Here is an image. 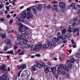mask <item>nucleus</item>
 <instances>
[{
  "label": "nucleus",
  "mask_w": 80,
  "mask_h": 80,
  "mask_svg": "<svg viewBox=\"0 0 80 80\" xmlns=\"http://www.w3.org/2000/svg\"><path fill=\"white\" fill-rule=\"evenodd\" d=\"M26 16L27 17V18L28 20H30V18L33 17V14L32 12H30V8H28L27 10L23 11L22 13L20 14L19 16L20 18L22 19V18H26Z\"/></svg>",
  "instance_id": "1"
},
{
  "label": "nucleus",
  "mask_w": 80,
  "mask_h": 80,
  "mask_svg": "<svg viewBox=\"0 0 80 80\" xmlns=\"http://www.w3.org/2000/svg\"><path fill=\"white\" fill-rule=\"evenodd\" d=\"M63 64H61L60 65H58L55 67V69L56 71H58V73L59 74H61L62 73V74L63 75H65L66 72L65 71H63L62 70V68H61V67H63Z\"/></svg>",
  "instance_id": "2"
},
{
  "label": "nucleus",
  "mask_w": 80,
  "mask_h": 80,
  "mask_svg": "<svg viewBox=\"0 0 80 80\" xmlns=\"http://www.w3.org/2000/svg\"><path fill=\"white\" fill-rule=\"evenodd\" d=\"M42 43H40L38 44H37L36 45V48L35 49V51H36L37 52L38 51H39L40 50V48H42Z\"/></svg>",
  "instance_id": "3"
},
{
  "label": "nucleus",
  "mask_w": 80,
  "mask_h": 80,
  "mask_svg": "<svg viewBox=\"0 0 80 80\" xmlns=\"http://www.w3.org/2000/svg\"><path fill=\"white\" fill-rule=\"evenodd\" d=\"M7 78V73H4L3 76H2L0 77V80H5Z\"/></svg>",
  "instance_id": "4"
},
{
  "label": "nucleus",
  "mask_w": 80,
  "mask_h": 80,
  "mask_svg": "<svg viewBox=\"0 0 80 80\" xmlns=\"http://www.w3.org/2000/svg\"><path fill=\"white\" fill-rule=\"evenodd\" d=\"M59 6L60 8H65L66 7V4L64 2H60L59 3Z\"/></svg>",
  "instance_id": "5"
},
{
  "label": "nucleus",
  "mask_w": 80,
  "mask_h": 80,
  "mask_svg": "<svg viewBox=\"0 0 80 80\" xmlns=\"http://www.w3.org/2000/svg\"><path fill=\"white\" fill-rule=\"evenodd\" d=\"M5 65H3L2 67L0 68V70H3L4 73H7V70L5 69Z\"/></svg>",
  "instance_id": "6"
},
{
  "label": "nucleus",
  "mask_w": 80,
  "mask_h": 80,
  "mask_svg": "<svg viewBox=\"0 0 80 80\" xmlns=\"http://www.w3.org/2000/svg\"><path fill=\"white\" fill-rule=\"evenodd\" d=\"M52 10H56L57 12L58 11V6L57 5H53L52 7Z\"/></svg>",
  "instance_id": "7"
},
{
  "label": "nucleus",
  "mask_w": 80,
  "mask_h": 80,
  "mask_svg": "<svg viewBox=\"0 0 80 80\" xmlns=\"http://www.w3.org/2000/svg\"><path fill=\"white\" fill-rule=\"evenodd\" d=\"M19 32L22 33V34H25L26 32V30L25 29H22L21 28H19Z\"/></svg>",
  "instance_id": "8"
},
{
  "label": "nucleus",
  "mask_w": 80,
  "mask_h": 80,
  "mask_svg": "<svg viewBox=\"0 0 80 80\" xmlns=\"http://www.w3.org/2000/svg\"><path fill=\"white\" fill-rule=\"evenodd\" d=\"M5 42L6 44V45H10V43H11V41H10V40L9 39L6 40Z\"/></svg>",
  "instance_id": "9"
},
{
  "label": "nucleus",
  "mask_w": 80,
  "mask_h": 80,
  "mask_svg": "<svg viewBox=\"0 0 80 80\" xmlns=\"http://www.w3.org/2000/svg\"><path fill=\"white\" fill-rule=\"evenodd\" d=\"M0 37H2V38H7V34H3L2 33H0Z\"/></svg>",
  "instance_id": "10"
},
{
  "label": "nucleus",
  "mask_w": 80,
  "mask_h": 80,
  "mask_svg": "<svg viewBox=\"0 0 80 80\" xmlns=\"http://www.w3.org/2000/svg\"><path fill=\"white\" fill-rule=\"evenodd\" d=\"M43 8V6L41 4H39L38 5V8L37 9L39 11H41V10H42V8Z\"/></svg>",
  "instance_id": "11"
},
{
  "label": "nucleus",
  "mask_w": 80,
  "mask_h": 80,
  "mask_svg": "<svg viewBox=\"0 0 80 80\" xmlns=\"http://www.w3.org/2000/svg\"><path fill=\"white\" fill-rule=\"evenodd\" d=\"M63 69L64 70H67V72H69L70 71V69L67 68V66L66 65H64L63 66Z\"/></svg>",
  "instance_id": "12"
},
{
  "label": "nucleus",
  "mask_w": 80,
  "mask_h": 80,
  "mask_svg": "<svg viewBox=\"0 0 80 80\" xmlns=\"http://www.w3.org/2000/svg\"><path fill=\"white\" fill-rule=\"evenodd\" d=\"M44 72L46 73H47L48 70V66L46 65L44 66Z\"/></svg>",
  "instance_id": "13"
},
{
  "label": "nucleus",
  "mask_w": 80,
  "mask_h": 80,
  "mask_svg": "<svg viewBox=\"0 0 80 80\" xmlns=\"http://www.w3.org/2000/svg\"><path fill=\"white\" fill-rule=\"evenodd\" d=\"M24 20H19V21H17L16 22V23L17 25L18 26L21 23V22H23Z\"/></svg>",
  "instance_id": "14"
},
{
  "label": "nucleus",
  "mask_w": 80,
  "mask_h": 80,
  "mask_svg": "<svg viewBox=\"0 0 80 80\" xmlns=\"http://www.w3.org/2000/svg\"><path fill=\"white\" fill-rule=\"evenodd\" d=\"M18 45V43H17V42H15L14 43V50H16L18 48V47H17V45Z\"/></svg>",
  "instance_id": "15"
},
{
  "label": "nucleus",
  "mask_w": 80,
  "mask_h": 80,
  "mask_svg": "<svg viewBox=\"0 0 80 80\" xmlns=\"http://www.w3.org/2000/svg\"><path fill=\"white\" fill-rule=\"evenodd\" d=\"M48 71L49 72H52L53 70V68L51 67H48Z\"/></svg>",
  "instance_id": "16"
},
{
  "label": "nucleus",
  "mask_w": 80,
  "mask_h": 80,
  "mask_svg": "<svg viewBox=\"0 0 80 80\" xmlns=\"http://www.w3.org/2000/svg\"><path fill=\"white\" fill-rule=\"evenodd\" d=\"M52 41L53 43H55L57 42V38H54L52 39Z\"/></svg>",
  "instance_id": "17"
},
{
  "label": "nucleus",
  "mask_w": 80,
  "mask_h": 80,
  "mask_svg": "<svg viewBox=\"0 0 80 80\" xmlns=\"http://www.w3.org/2000/svg\"><path fill=\"white\" fill-rule=\"evenodd\" d=\"M17 39L18 40H19L20 39L22 40V35L20 34H18L17 37Z\"/></svg>",
  "instance_id": "18"
},
{
  "label": "nucleus",
  "mask_w": 80,
  "mask_h": 80,
  "mask_svg": "<svg viewBox=\"0 0 80 80\" xmlns=\"http://www.w3.org/2000/svg\"><path fill=\"white\" fill-rule=\"evenodd\" d=\"M68 28L70 30H73L74 28V27L72 25H70L68 26Z\"/></svg>",
  "instance_id": "19"
},
{
  "label": "nucleus",
  "mask_w": 80,
  "mask_h": 80,
  "mask_svg": "<svg viewBox=\"0 0 80 80\" xmlns=\"http://www.w3.org/2000/svg\"><path fill=\"white\" fill-rule=\"evenodd\" d=\"M66 36L67 37L70 38L72 36V34L70 33H68L66 34Z\"/></svg>",
  "instance_id": "20"
},
{
  "label": "nucleus",
  "mask_w": 80,
  "mask_h": 80,
  "mask_svg": "<svg viewBox=\"0 0 80 80\" xmlns=\"http://www.w3.org/2000/svg\"><path fill=\"white\" fill-rule=\"evenodd\" d=\"M43 48L45 49H47L48 48V44H44L43 46Z\"/></svg>",
  "instance_id": "21"
},
{
  "label": "nucleus",
  "mask_w": 80,
  "mask_h": 80,
  "mask_svg": "<svg viewBox=\"0 0 80 80\" xmlns=\"http://www.w3.org/2000/svg\"><path fill=\"white\" fill-rule=\"evenodd\" d=\"M8 54H11L12 55H15V54L13 53V50L10 51L9 52H8Z\"/></svg>",
  "instance_id": "22"
},
{
  "label": "nucleus",
  "mask_w": 80,
  "mask_h": 80,
  "mask_svg": "<svg viewBox=\"0 0 80 80\" xmlns=\"http://www.w3.org/2000/svg\"><path fill=\"white\" fill-rule=\"evenodd\" d=\"M36 8H37V7L36 6H32V10L33 11V12H36L37 10L36 9Z\"/></svg>",
  "instance_id": "23"
},
{
  "label": "nucleus",
  "mask_w": 80,
  "mask_h": 80,
  "mask_svg": "<svg viewBox=\"0 0 80 80\" xmlns=\"http://www.w3.org/2000/svg\"><path fill=\"white\" fill-rule=\"evenodd\" d=\"M66 32H67L66 29H63L62 31V34H65Z\"/></svg>",
  "instance_id": "24"
},
{
  "label": "nucleus",
  "mask_w": 80,
  "mask_h": 80,
  "mask_svg": "<svg viewBox=\"0 0 80 80\" xmlns=\"http://www.w3.org/2000/svg\"><path fill=\"white\" fill-rule=\"evenodd\" d=\"M37 65L38 67V68H41L42 67V64H41L40 63H38L37 64Z\"/></svg>",
  "instance_id": "25"
},
{
  "label": "nucleus",
  "mask_w": 80,
  "mask_h": 80,
  "mask_svg": "<svg viewBox=\"0 0 80 80\" xmlns=\"http://www.w3.org/2000/svg\"><path fill=\"white\" fill-rule=\"evenodd\" d=\"M25 48L26 49H28L29 48H30V45L29 44H26L25 46Z\"/></svg>",
  "instance_id": "26"
},
{
  "label": "nucleus",
  "mask_w": 80,
  "mask_h": 80,
  "mask_svg": "<svg viewBox=\"0 0 80 80\" xmlns=\"http://www.w3.org/2000/svg\"><path fill=\"white\" fill-rule=\"evenodd\" d=\"M7 32L8 33H13V32H14V30H12L11 31V30L8 31L7 30Z\"/></svg>",
  "instance_id": "27"
},
{
  "label": "nucleus",
  "mask_w": 80,
  "mask_h": 80,
  "mask_svg": "<svg viewBox=\"0 0 80 80\" xmlns=\"http://www.w3.org/2000/svg\"><path fill=\"white\" fill-rule=\"evenodd\" d=\"M28 76H27L26 74L24 76V80H28Z\"/></svg>",
  "instance_id": "28"
},
{
  "label": "nucleus",
  "mask_w": 80,
  "mask_h": 80,
  "mask_svg": "<svg viewBox=\"0 0 80 80\" xmlns=\"http://www.w3.org/2000/svg\"><path fill=\"white\" fill-rule=\"evenodd\" d=\"M61 39L64 40H65V38H66V37L65 36V35H62V36L61 37Z\"/></svg>",
  "instance_id": "29"
},
{
  "label": "nucleus",
  "mask_w": 80,
  "mask_h": 80,
  "mask_svg": "<svg viewBox=\"0 0 80 80\" xmlns=\"http://www.w3.org/2000/svg\"><path fill=\"white\" fill-rule=\"evenodd\" d=\"M79 32V28H76L73 31V33H75V32Z\"/></svg>",
  "instance_id": "30"
},
{
  "label": "nucleus",
  "mask_w": 80,
  "mask_h": 80,
  "mask_svg": "<svg viewBox=\"0 0 80 80\" xmlns=\"http://www.w3.org/2000/svg\"><path fill=\"white\" fill-rule=\"evenodd\" d=\"M21 37V40H24V39L25 38V35L24 34L22 35Z\"/></svg>",
  "instance_id": "31"
},
{
  "label": "nucleus",
  "mask_w": 80,
  "mask_h": 80,
  "mask_svg": "<svg viewBox=\"0 0 80 80\" xmlns=\"http://www.w3.org/2000/svg\"><path fill=\"white\" fill-rule=\"evenodd\" d=\"M21 66V70H22V69H23V68H26V65H22Z\"/></svg>",
  "instance_id": "32"
},
{
  "label": "nucleus",
  "mask_w": 80,
  "mask_h": 80,
  "mask_svg": "<svg viewBox=\"0 0 80 80\" xmlns=\"http://www.w3.org/2000/svg\"><path fill=\"white\" fill-rule=\"evenodd\" d=\"M76 57H77V58H80V52L78 53L76 55Z\"/></svg>",
  "instance_id": "33"
},
{
  "label": "nucleus",
  "mask_w": 80,
  "mask_h": 80,
  "mask_svg": "<svg viewBox=\"0 0 80 80\" xmlns=\"http://www.w3.org/2000/svg\"><path fill=\"white\" fill-rule=\"evenodd\" d=\"M18 26H19V28H23V25L22 23H20Z\"/></svg>",
  "instance_id": "34"
},
{
  "label": "nucleus",
  "mask_w": 80,
  "mask_h": 80,
  "mask_svg": "<svg viewBox=\"0 0 80 80\" xmlns=\"http://www.w3.org/2000/svg\"><path fill=\"white\" fill-rule=\"evenodd\" d=\"M66 76L67 77V78H70V74L68 73H67L66 74Z\"/></svg>",
  "instance_id": "35"
},
{
  "label": "nucleus",
  "mask_w": 80,
  "mask_h": 80,
  "mask_svg": "<svg viewBox=\"0 0 80 80\" xmlns=\"http://www.w3.org/2000/svg\"><path fill=\"white\" fill-rule=\"evenodd\" d=\"M26 75L28 76V77H29L30 75V72L29 71H28L26 73Z\"/></svg>",
  "instance_id": "36"
},
{
  "label": "nucleus",
  "mask_w": 80,
  "mask_h": 80,
  "mask_svg": "<svg viewBox=\"0 0 80 80\" xmlns=\"http://www.w3.org/2000/svg\"><path fill=\"white\" fill-rule=\"evenodd\" d=\"M8 46L6 45L4 46V50H7L8 49Z\"/></svg>",
  "instance_id": "37"
},
{
  "label": "nucleus",
  "mask_w": 80,
  "mask_h": 80,
  "mask_svg": "<svg viewBox=\"0 0 80 80\" xmlns=\"http://www.w3.org/2000/svg\"><path fill=\"white\" fill-rule=\"evenodd\" d=\"M31 69L32 70V71H33V72H35V71H36V70H37L36 68H35L33 67H32L31 68Z\"/></svg>",
  "instance_id": "38"
},
{
  "label": "nucleus",
  "mask_w": 80,
  "mask_h": 80,
  "mask_svg": "<svg viewBox=\"0 0 80 80\" xmlns=\"http://www.w3.org/2000/svg\"><path fill=\"white\" fill-rule=\"evenodd\" d=\"M75 61V59L73 58H72L71 60V63H73Z\"/></svg>",
  "instance_id": "39"
},
{
  "label": "nucleus",
  "mask_w": 80,
  "mask_h": 80,
  "mask_svg": "<svg viewBox=\"0 0 80 80\" xmlns=\"http://www.w3.org/2000/svg\"><path fill=\"white\" fill-rule=\"evenodd\" d=\"M47 63L48 65L49 66H51V65H52V63L48 61L47 62Z\"/></svg>",
  "instance_id": "40"
},
{
  "label": "nucleus",
  "mask_w": 80,
  "mask_h": 80,
  "mask_svg": "<svg viewBox=\"0 0 80 80\" xmlns=\"http://www.w3.org/2000/svg\"><path fill=\"white\" fill-rule=\"evenodd\" d=\"M27 42H28L27 40V39H25L24 40V42H23V43H24V44H26L27 43Z\"/></svg>",
  "instance_id": "41"
},
{
  "label": "nucleus",
  "mask_w": 80,
  "mask_h": 80,
  "mask_svg": "<svg viewBox=\"0 0 80 80\" xmlns=\"http://www.w3.org/2000/svg\"><path fill=\"white\" fill-rule=\"evenodd\" d=\"M70 61L69 60H68L67 61V63L68 64V65H69L70 63Z\"/></svg>",
  "instance_id": "42"
},
{
  "label": "nucleus",
  "mask_w": 80,
  "mask_h": 80,
  "mask_svg": "<svg viewBox=\"0 0 80 80\" xmlns=\"http://www.w3.org/2000/svg\"><path fill=\"white\" fill-rule=\"evenodd\" d=\"M55 77L56 79L58 78V74L57 73H55Z\"/></svg>",
  "instance_id": "43"
},
{
  "label": "nucleus",
  "mask_w": 80,
  "mask_h": 80,
  "mask_svg": "<svg viewBox=\"0 0 80 80\" xmlns=\"http://www.w3.org/2000/svg\"><path fill=\"white\" fill-rule=\"evenodd\" d=\"M68 68H72V67H73V65L72 64H70L68 66Z\"/></svg>",
  "instance_id": "44"
},
{
  "label": "nucleus",
  "mask_w": 80,
  "mask_h": 80,
  "mask_svg": "<svg viewBox=\"0 0 80 80\" xmlns=\"http://www.w3.org/2000/svg\"><path fill=\"white\" fill-rule=\"evenodd\" d=\"M19 43L20 45H23V43H24L23 41H20Z\"/></svg>",
  "instance_id": "45"
},
{
  "label": "nucleus",
  "mask_w": 80,
  "mask_h": 80,
  "mask_svg": "<svg viewBox=\"0 0 80 80\" xmlns=\"http://www.w3.org/2000/svg\"><path fill=\"white\" fill-rule=\"evenodd\" d=\"M21 72H22V71L20 70L19 71V72L18 73V77H20V74L21 73Z\"/></svg>",
  "instance_id": "46"
},
{
  "label": "nucleus",
  "mask_w": 80,
  "mask_h": 80,
  "mask_svg": "<svg viewBox=\"0 0 80 80\" xmlns=\"http://www.w3.org/2000/svg\"><path fill=\"white\" fill-rule=\"evenodd\" d=\"M53 69H52V73H53V74H55V73L56 71L55 70H54V69H55V67H53Z\"/></svg>",
  "instance_id": "47"
},
{
  "label": "nucleus",
  "mask_w": 80,
  "mask_h": 80,
  "mask_svg": "<svg viewBox=\"0 0 80 80\" xmlns=\"http://www.w3.org/2000/svg\"><path fill=\"white\" fill-rule=\"evenodd\" d=\"M68 32H70V33H72V32H73V31L69 29H68Z\"/></svg>",
  "instance_id": "48"
},
{
  "label": "nucleus",
  "mask_w": 80,
  "mask_h": 80,
  "mask_svg": "<svg viewBox=\"0 0 80 80\" xmlns=\"http://www.w3.org/2000/svg\"><path fill=\"white\" fill-rule=\"evenodd\" d=\"M25 35L26 36L28 35H29V32H28V31H26V32L25 33Z\"/></svg>",
  "instance_id": "49"
},
{
  "label": "nucleus",
  "mask_w": 80,
  "mask_h": 80,
  "mask_svg": "<svg viewBox=\"0 0 80 80\" xmlns=\"http://www.w3.org/2000/svg\"><path fill=\"white\" fill-rule=\"evenodd\" d=\"M24 28H25V29H26L27 30H28V29H30L29 28H28V27H27L26 26H24Z\"/></svg>",
  "instance_id": "50"
},
{
  "label": "nucleus",
  "mask_w": 80,
  "mask_h": 80,
  "mask_svg": "<svg viewBox=\"0 0 80 80\" xmlns=\"http://www.w3.org/2000/svg\"><path fill=\"white\" fill-rule=\"evenodd\" d=\"M60 39H61V36H58L57 39V40L59 41Z\"/></svg>",
  "instance_id": "51"
},
{
  "label": "nucleus",
  "mask_w": 80,
  "mask_h": 80,
  "mask_svg": "<svg viewBox=\"0 0 80 80\" xmlns=\"http://www.w3.org/2000/svg\"><path fill=\"white\" fill-rule=\"evenodd\" d=\"M49 46V47H52V43L51 42H49L48 44Z\"/></svg>",
  "instance_id": "52"
},
{
  "label": "nucleus",
  "mask_w": 80,
  "mask_h": 80,
  "mask_svg": "<svg viewBox=\"0 0 80 80\" xmlns=\"http://www.w3.org/2000/svg\"><path fill=\"white\" fill-rule=\"evenodd\" d=\"M3 4H0V9H2L3 8Z\"/></svg>",
  "instance_id": "53"
},
{
  "label": "nucleus",
  "mask_w": 80,
  "mask_h": 80,
  "mask_svg": "<svg viewBox=\"0 0 80 80\" xmlns=\"http://www.w3.org/2000/svg\"><path fill=\"white\" fill-rule=\"evenodd\" d=\"M13 21L12 20H10L9 22V23L10 25H12V23H13Z\"/></svg>",
  "instance_id": "54"
},
{
  "label": "nucleus",
  "mask_w": 80,
  "mask_h": 80,
  "mask_svg": "<svg viewBox=\"0 0 80 80\" xmlns=\"http://www.w3.org/2000/svg\"><path fill=\"white\" fill-rule=\"evenodd\" d=\"M78 19V17H76L75 18H74L73 19V20H77Z\"/></svg>",
  "instance_id": "55"
},
{
  "label": "nucleus",
  "mask_w": 80,
  "mask_h": 80,
  "mask_svg": "<svg viewBox=\"0 0 80 80\" xmlns=\"http://www.w3.org/2000/svg\"><path fill=\"white\" fill-rule=\"evenodd\" d=\"M23 22L24 23H26V24H27V25H28V22L27 21H24V22Z\"/></svg>",
  "instance_id": "56"
},
{
  "label": "nucleus",
  "mask_w": 80,
  "mask_h": 80,
  "mask_svg": "<svg viewBox=\"0 0 80 80\" xmlns=\"http://www.w3.org/2000/svg\"><path fill=\"white\" fill-rule=\"evenodd\" d=\"M51 8V5H48L47 6V8H48V9H49V8Z\"/></svg>",
  "instance_id": "57"
},
{
  "label": "nucleus",
  "mask_w": 80,
  "mask_h": 80,
  "mask_svg": "<svg viewBox=\"0 0 80 80\" xmlns=\"http://www.w3.org/2000/svg\"><path fill=\"white\" fill-rule=\"evenodd\" d=\"M51 3H57V2L55 1H51Z\"/></svg>",
  "instance_id": "58"
},
{
  "label": "nucleus",
  "mask_w": 80,
  "mask_h": 80,
  "mask_svg": "<svg viewBox=\"0 0 80 80\" xmlns=\"http://www.w3.org/2000/svg\"><path fill=\"white\" fill-rule=\"evenodd\" d=\"M35 55V56H36V57H40L41 56V55H40V54H36Z\"/></svg>",
  "instance_id": "59"
},
{
  "label": "nucleus",
  "mask_w": 80,
  "mask_h": 80,
  "mask_svg": "<svg viewBox=\"0 0 80 80\" xmlns=\"http://www.w3.org/2000/svg\"><path fill=\"white\" fill-rule=\"evenodd\" d=\"M24 53L23 52H21V53H19V55H24Z\"/></svg>",
  "instance_id": "60"
},
{
  "label": "nucleus",
  "mask_w": 80,
  "mask_h": 80,
  "mask_svg": "<svg viewBox=\"0 0 80 80\" xmlns=\"http://www.w3.org/2000/svg\"><path fill=\"white\" fill-rule=\"evenodd\" d=\"M61 34L60 32H58L57 33V35L58 36H59V37L60 36V35Z\"/></svg>",
  "instance_id": "61"
},
{
  "label": "nucleus",
  "mask_w": 80,
  "mask_h": 80,
  "mask_svg": "<svg viewBox=\"0 0 80 80\" xmlns=\"http://www.w3.org/2000/svg\"><path fill=\"white\" fill-rule=\"evenodd\" d=\"M42 66H45V63L44 62H42Z\"/></svg>",
  "instance_id": "62"
},
{
  "label": "nucleus",
  "mask_w": 80,
  "mask_h": 80,
  "mask_svg": "<svg viewBox=\"0 0 80 80\" xmlns=\"http://www.w3.org/2000/svg\"><path fill=\"white\" fill-rule=\"evenodd\" d=\"M6 10H9V9H10V8L6 6Z\"/></svg>",
  "instance_id": "63"
},
{
  "label": "nucleus",
  "mask_w": 80,
  "mask_h": 80,
  "mask_svg": "<svg viewBox=\"0 0 80 80\" xmlns=\"http://www.w3.org/2000/svg\"><path fill=\"white\" fill-rule=\"evenodd\" d=\"M78 16H80V11H79L78 13Z\"/></svg>",
  "instance_id": "64"
}]
</instances>
